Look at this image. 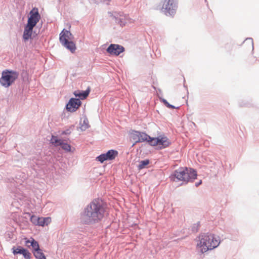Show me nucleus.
Wrapping results in <instances>:
<instances>
[{
	"instance_id": "nucleus-26",
	"label": "nucleus",
	"mask_w": 259,
	"mask_h": 259,
	"mask_svg": "<svg viewBox=\"0 0 259 259\" xmlns=\"http://www.w3.org/2000/svg\"><path fill=\"white\" fill-rule=\"evenodd\" d=\"M201 184V181H200L199 183L196 184V186H198Z\"/></svg>"
},
{
	"instance_id": "nucleus-22",
	"label": "nucleus",
	"mask_w": 259,
	"mask_h": 259,
	"mask_svg": "<svg viewBox=\"0 0 259 259\" xmlns=\"http://www.w3.org/2000/svg\"><path fill=\"white\" fill-rule=\"evenodd\" d=\"M149 163V161L148 160H145L140 161V164L139 165V168L142 169L145 167Z\"/></svg>"
},
{
	"instance_id": "nucleus-2",
	"label": "nucleus",
	"mask_w": 259,
	"mask_h": 259,
	"mask_svg": "<svg viewBox=\"0 0 259 259\" xmlns=\"http://www.w3.org/2000/svg\"><path fill=\"white\" fill-rule=\"evenodd\" d=\"M197 243V248L202 253H204L209 250H212L217 247L220 241L213 235L204 234L200 235Z\"/></svg>"
},
{
	"instance_id": "nucleus-1",
	"label": "nucleus",
	"mask_w": 259,
	"mask_h": 259,
	"mask_svg": "<svg viewBox=\"0 0 259 259\" xmlns=\"http://www.w3.org/2000/svg\"><path fill=\"white\" fill-rule=\"evenodd\" d=\"M105 212V208L99 200H94L84 209L81 221L86 224L98 222L104 218Z\"/></svg>"
},
{
	"instance_id": "nucleus-24",
	"label": "nucleus",
	"mask_w": 259,
	"mask_h": 259,
	"mask_svg": "<svg viewBox=\"0 0 259 259\" xmlns=\"http://www.w3.org/2000/svg\"><path fill=\"white\" fill-rule=\"evenodd\" d=\"M248 42L249 44V48L250 49H253V42L250 39H246L243 43V45H245Z\"/></svg>"
},
{
	"instance_id": "nucleus-4",
	"label": "nucleus",
	"mask_w": 259,
	"mask_h": 259,
	"mask_svg": "<svg viewBox=\"0 0 259 259\" xmlns=\"http://www.w3.org/2000/svg\"><path fill=\"white\" fill-rule=\"evenodd\" d=\"M74 36L72 33L65 29H63L60 34L61 44L68 50L73 53L76 50V46L73 42Z\"/></svg>"
},
{
	"instance_id": "nucleus-20",
	"label": "nucleus",
	"mask_w": 259,
	"mask_h": 259,
	"mask_svg": "<svg viewBox=\"0 0 259 259\" xmlns=\"http://www.w3.org/2000/svg\"><path fill=\"white\" fill-rule=\"evenodd\" d=\"M21 254H22L24 257L26 259H29L30 258V253L26 249L23 248Z\"/></svg>"
},
{
	"instance_id": "nucleus-16",
	"label": "nucleus",
	"mask_w": 259,
	"mask_h": 259,
	"mask_svg": "<svg viewBox=\"0 0 259 259\" xmlns=\"http://www.w3.org/2000/svg\"><path fill=\"white\" fill-rule=\"evenodd\" d=\"M51 222V218L50 217L43 218L39 217L38 222V226H44L48 225Z\"/></svg>"
},
{
	"instance_id": "nucleus-8",
	"label": "nucleus",
	"mask_w": 259,
	"mask_h": 259,
	"mask_svg": "<svg viewBox=\"0 0 259 259\" xmlns=\"http://www.w3.org/2000/svg\"><path fill=\"white\" fill-rule=\"evenodd\" d=\"M130 138L133 139L135 143L143 142L147 141L149 144V140L151 137L145 133L132 130L130 132Z\"/></svg>"
},
{
	"instance_id": "nucleus-15",
	"label": "nucleus",
	"mask_w": 259,
	"mask_h": 259,
	"mask_svg": "<svg viewBox=\"0 0 259 259\" xmlns=\"http://www.w3.org/2000/svg\"><path fill=\"white\" fill-rule=\"evenodd\" d=\"M90 90L89 89L86 91L81 93L80 91H76L74 92V95L76 97H79L81 99L83 100L85 99L89 95Z\"/></svg>"
},
{
	"instance_id": "nucleus-13",
	"label": "nucleus",
	"mask_w": 259,
	"mask_h": 259,
	"mask_svg": "<svg viewBox=\"0 0 259 259\" xmlns=\"http://www.w3.org/2000/svg\"><path fill=\"white\" fill-rule=\"evenodd\" d=\"M25 245L29 248L32 247L33 252L40 249L38 242L33 238H31L30 239H27V238H25Z\"/></svg>"
},
{
	"instance_id": "nucleus-12",
	"label": "nucleus",
	"mask_w": 259,
	"mask_h": 259,
	"mask_svg": "<svg viewBox=\"0 0 259 259\" xmlns=\"http://www.w3.org/2000/svg\"><path fill=\"white\" fill-rule=\"evenodd\" d=\"M81 102L78 99L71 98L66 105V109L70 112L75 111L80 106Z\"/></svg>"
},
{
	"instance_id": "nucleus-19",
	"label": "nucleus",
	"mask_w": 259,
	"mask_h": 259,
	"mask_svg": "<svg viewBox=\"0 0 259 259\" xmlns=\"http://www.w3.org/2000/svg\"><path fill=\"white\" fill-rule=\"evenodd\" d=\"M60 146H61L62 148L66 152L71 151V146L67 143H64L62 141L61 144Z\"/></svg>"
},
{
	"instance_id": "nucleus-23",
	"label": "nucleus",
	"mask_w": 259,
	"mask_h": 259,
	"mask_svg": "<svg viewBox=\"0 0 259 259\" xmlns=\"http://www.w3.org/2000/svg\"><path fill=\"white\" fill-rule=\"evenodd\" d=\"M39 217H38L36 215H32L30 218V221L35 225H37L38 219Z\"/></svg>"
},
{
	"instance_id": "nucleus-21",
	"label": "nucleus",
	"mask_w": 259,
	"mask_h": 259,
	"mask_svg": "<svg viewBox=\"0 0 259 259\" xmlns=\"http://www.w3.org/2000/svg\"><path fill=\"white\" fill-rule=\"evenodd\" d=\"M23 249V247H22L21 246H19L17 248H16L15 247H14L13 248H12V250H13V253H14V254H21L22 251Z\"/></svg>"
},
{
	"instance_id": "nucleus-7",
	"label": "nucleus",
	"mask_w": 259,
	"mask_h": 259,
	"mask_svg": "<svg viewBox=\"0 0 259 259\" xmlns=\"http://www.w3.org/2000/svg\"><path fill=\"white\" fill-rule=\"evenodd\" d=\"M177 0H163L161 11L166 16H172L176 13Z\"/></svg>"
},
{
	"instance_id": "nucleus-6",
	"label": "nucleus",
	"mask_w": 259,
	"mask_h": 259,
	"mask_svg": "<svg viewBox=\"0 0 259 259\" xmlns=\"http://www.w3.org/2000/svg\"><path fill=\"white\" fill-rule=\"evenodd\" d=\"M171 144L170 141L165 136H160L157 138H151L149 140V144L158 149H164L168 147Z\"/></svg>"
},
{
	"instance_id": "nucleus-3",
	"label": "nucleus",
	"mask_w": 259,
	"mask_h": 259,
	"mask_svg": "<svg viewBox=\"0 0 259 259\" xmlns=\"http://www.w3.org/2000/svg\"><path fill=\"white\" fill-rule=\"evenodd\" d=\"M174 177L175 179H177V181L188 183L189 181L196 179L197 172L192 168L181 167L175 171Z\"/></svg>"
},
{
	"instance_id": "nucleus-14",
	"label": "nucleus",
	"mask_w": 259,
	"mask_h": 259,
	"mask_svg": "<svg viewBox=\"0 0 259 259\" xmlns=\"http://www.w3.org/2000/svg\"><path fill=\"white\" fill-rule=\"evenodd\" d=\"M33 28V27L27 25L25 27L23 34V38L25 41L31 38Z\"/></svg>"
},
{
	"instance_id": "nucleus-17",
	"label": "nucleus",
	"mask_w": 259,
	"mask_h": 259,
	"mask_svg": "<svg viewBox=\"0 0 259 259\" xmlns=\"http://www.w3.org/2000/svg\"><path fill=\"white\" fill-rule=\"evenodd\" d=\"M34 255L38 259H46L44 254L40 249L33 252Z\"/></svg>"
},
{
	"instance_id": "nucleus-18",
	"label": "nucleus",
	"mask_w": 259,
	"mask_h": 259,
	"mask_svg": "<svg viewBox=\"0 0 259 259\" xmlns=\"http://www.w3.org/2000/svg\"><path fill=\"white\" fill-rule=\"evenodd\" d=\"M63 141L60 139H58L56 136H52L51 139V143L55 146H59L61 144Z\"/></svg>"
},
{
	"instance_id": "nucleus-25",
	"label": "nucleus",
	"mask_w": 259,
	"mask_h": 259,
	"mask_svg": "<svg viewBox=\"0 0 259 259\" xmlns=\"http://www.w3.org/2000/svg\"><path fill=\"white\" fill-rule=\"evenodd\" d=\"M163 102L164 103V105L168 108L170 109H175V107L169 104L165 100H163Z\"/></svg>"
},
{
	"instance_id": "nucleus-10",
	"label": "nucleus",
	"mask_w": 259,
	"mask_h": 259,
	"mask_svg": "<svg viewBox=\"0 0 259 259\" xmlns=\"http://www.w3.org/2000/svg\"><path fill=\"white\" fill-rule=\"evenodd\" d=\"M118 155V152L114 150H109L106 153L102 154L97 157V160L103 163L106 160L114 159Z\"/></svg>"
},
{
	"instance_id": "nucleus-5",
	"label": "nucleus",
	"mask_w": 259,
	"mask_h": 259,
	"mask_svg": "<svg viewBox=\"0 0 259 259\" xmlns=\"http://www.w3.org/2000/svg\"><path fill=\"white\" fill-rule=\"evenodd\" d=\"M19 73L16 71L6 70L2 72L0 82L5 87L10 86L18 78Z\"/></svg>"
},
{
	"instance_id": "nucleus-9",
	"label": "nucleus",
	"mask_w": 259,
	"mask_h": 259,
	"mask_svg": "<svg viewBox=\"0 0 259 259\" xmlns=\"http://www.w3.org/2000/svg\"><path fill=\"white\" fill-rule=\"evenodd\" d=\"M29 14L30 16L28 17L27 25L34 27L40 19L38 9L36 8H33L30 12Z\"/></svg>"
},
{
	"instance_id": "nucleus-11",
	"label": "nucleus",
	"mask_w": 259,
	"mask_h": 259,
	"mask_svg": "<svg viewBox=\"0 0 259 259\" xmlns=\"http://www.w3.org/2000/svg\"><path fill=\"white\" fill-rule=\"evenodd\" d=\"M124 48L121 46L111 44L107 49V52L110 55L118 56L124 51Z\"/></svg>"
}]
</instances>
